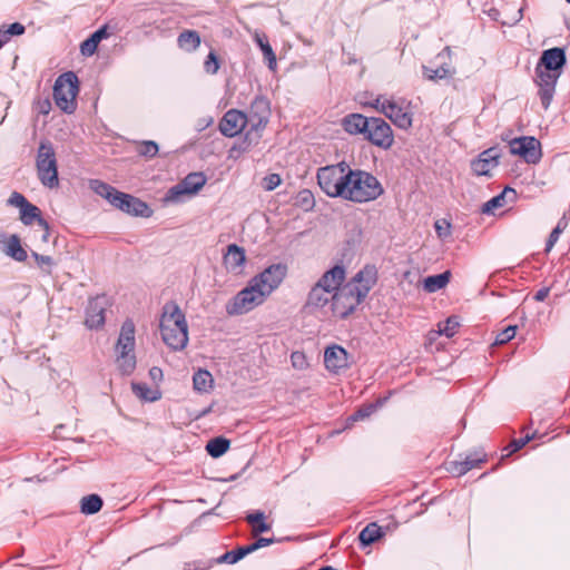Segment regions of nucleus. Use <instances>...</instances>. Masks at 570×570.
Here are the masks:
<instances>
[{
    "label": "nucleus",
    "mask_w": 570,
    "mask_h": 570,
    "mask_svg": "<svg viewBox=\"0 0 570 570\" xmlns=\"http://www.w3.org/2000/svg\"><path fill=\"white\" fill-rule=\"evenodd\" d=\"M160 333L164 343L173 351H181L188 343V325L185 314L175 303L164 306L160 318Z\"/></svg>",
    "instance_id": "obj_1"
},
{
    "label": "nucleus",
    "mask_w": 570,
    "mask_h": 570,
    "mask_svg": "<svg viewBox=\"0 0 570 570\" xmlns=\"http://www.w3.org/2000/svg\"><path fill=\"white\" fill-rule=\"evenodd\" d=\"M89 188L95 194L105 198L110 205L126 214L140 217H149L151 215V209L145 202L129 194L119 191L100 179H90Z\"/></svg>",
    "instance_id": "obj_2"
},
{
    "label": "nucleus",
    "mask_w": 570,
    "mask_h": 570,
    "mask_svg": "<svg viewBox=\"0 0 570 570\" xmlns=\"http://www.w3.org/2000/svg\"><path fill=\"white\" fill-rule=\"evenodd\" d=\"M383 191L381 183L372 174L351 168L347 171L343 199L354 203H367L377 199Z\"/></svg>",
    "instance_id": "obj_3"
},
{
    "label": "nucleus",
    "mask_w": 570,
    "mask_h": 570,
    "mask_svg": "<svg viewBox=\"0 0 570 570\" xmlns=\"http://www.w3.org/2000/svg\"><path fill=\"white\" fill-rule=\"evenodd\" d=\"M346 271L343 265H335L326 271L317 283L311 288L306 306L311 308H323L331 305L335 289L344 282Z\"/></svg>",
    "instance_id": "obj_4"
},
{
    "label": "nucleus",
    "mask_w": 570,
    "mask_h": 570,
    "mask_svg": "<svg viewBox=\"0 0 570 570\" xmlns=\"http://www.w3.org/2000/svg\"><path fill=\"white\" fill-rule=\"evenodd\" d=\"M36 169L38 179L45 187L53 189L59 186L58 163L51 141H40L36 156Z\"/></svg>",
    "instance_id": "obj_5"
},
{
    "label": "nucleus",
    "mask_w": 570,
    "mask_h": 570,
    "mask_svg": "<svg viewBox=\"0 0 570 570\" xmlns=\"http://www.w3.org/2000/svg\"><path fill=\"white\" fill-rule=\"evenodd\" d=\"M350 166L342 161L337 165L325 166L317 171V183L330 197L343 198Z\"/></svg>",
    "instance_id": "obj_6"
},
{
    "label": "nucleus",
    "mask_w": 570,
    "mask_h": 570,
    "mask_svg": "<svg viewBox=\"0 0 570 570\" xmlns=\"http://www.w3.org/2000/svg\"><path fill=\"white\" fill-rule=\"evenodd\" d=\"M376 111L386 116L396 127L409 129L412 126V116L406 110L404 101H397L393 98L379 95L371 101L363 102Z\"/></svg>",
    "instance_id": "obj_7"
},
{
    "label": "nucleus",
    "mask_w": 570,
    "mask_h": 570,
    "mask_svg": "<svg viewBox=\"0 0 570 570\" xmlns=\"http://www.w3.org/2000/svg\"><path fill=\"white\" fill-rule=\"evenodd\" d=\"M248 122V129L245 134V139L249 144H256L261 137L262 131L265 129L269 121L271 107L267 98L263 96L256 97L249 107L248 114H246Z\"/></svg>",
    "instance_id": "obj_8"
},
{
    "label": "nucleus",
    "mask_w": 570,
    "mask_h": 570,
    "mask_svg": "<svg viewBox=\"0 0 570 570\" xmlns=\"http://www.w3.org/2000/svg\"><path fill=\"white\" fill-rule=\"evenodd\" d=\"M78 78L75 72L68 71L60 75L53 86V99L56 105L65 112L76 110V97L78 95Z\"/></svg>",
    "instance_id": "obj_9"
},
{
    "label": "nucleus",
    "mask_w": 570,
    "mask_h": 570,
    "mask_svg": "<svg viewBox=\"0 0 570 570\" xmlns=\"http://www.w3.org/2000/svg\"><path fill=\"white\" fill-rule=\"evenodd\" d=\"M267 296L249 281L248 285L238 292L227 304L228 315H242L263 304Z\"/></svg>",
    "instance_id": "obj_10"
},
{
    "label": "nucleus",
    "mask_w": 570,
    "mask_h": 570,
    "mask_svg": "<svg viewBox=\"0 0 570 570\" xmlns=\"http://www.w3.org/2000/svg\"><path fill=\"white\" fill-rule=\"evenodd\" d=\"M481 4L482 12L502 26H513L522 18L523 7L520 2H498L497 7L494 2H481Z\"/></svg>",
    "instance_id": "obj_11"
},
{
    "label": "nucleus",
    "mask_w": 570,
    "mask_h": 570,
    "mask_svg": "<svg viewBox=\"0 0 570 570\" xmlns=\"http://www.w3.org/2000/svg\"><path fill=\"white\" fill-rule=\"evenodd\" d=\"M362 302L363 299L357 296L352 285L342 283L334 292L330 308L333 315L345 318L351 315Z\"/></svg>",
    "instance_id": "obj_12"
},
{
    "label": "nucleus",
    "mask_w": 570,
    "mask_h": 570,
    "mask_svg": "<svg viewBox=\"0 0 570 570\" xmlns=\"http://www.w3.org/2000/svg\"><path fill=\"white\" fill-rule=\"evenodd\" d=\"M206 184L203 173H190L181 181L168 189L165 200L179 203L185 196L195 195Z\"/></svg>",
    "instance_id": "obj_13"
},
{
    "label": "nucleus",
    "mask_w": 570,
    "mask_h": 570,
    "mask_svg": "<svg viewBox=\"0 0 570 570\" xmlns=\"http://www.w3.org/2000/svg\"><path fill=\"white\" fill-rule=\"evenodd\" d=\"M372 145L387 150L394 144V135L391 126L382 118L370 117L368 129L364 136Z\"/></svg>",
    "instance_id": "obj_14"
},
{
    "label": "nucleus",
    "mask_w": 570,
    "mask_h": 570,
    "mask_svg": "<svg viewBox=\"0 0 570 570\" xmlns=\"http://www.w3.org/2000/svg\"><path fill=\"white\" fill-rule=\"evenodd\" d=\"M286 274L287 266L285 264L278 263L268 266L250 281L255 284V286L264 292L266 296H268L281 285Z\"/></svg>",
    "instance_id": "obj_15"
},
{
    "label": "nucleus",
    "mask_w": 570,
    "mask_h": 570,
    "mask_svg": "<svg viewBox=\"0 0 570 570\" xmlns=\"http://www.w3.org/2000/svg\"><path fill=\"white\" fill-rule=\"evenodd\" d=\"M561 76V71H552L542 68L541 66H535V83L539 87L538 95L541 100V105L543 109H548L554 91H556V85Z\"/></svg>",
    "instance_id": "obj_16"
},
{
    "label": "nucleus",
    "mask_w": 570,
    "mask_h": 570,
    "mask_svg": "<svg viewBox=\"0 0 570 570\" xmlns=\"http://www.w3.org/2000/svg\"><path fill=\"white\" fill-rule=\"evenodd\" d=\"M510 153L520 156L528 164H537L541 159V145L534 137L523 136L509 142Z\"/></svg>",
    "instance_id": "obj_17"
},
{
    "label": "nucleus",
    "mask_w": 570,
    "mask_h": 570,
    "mask_svg": "<svg viewBox=\"0 0 570 570\" xmlns=\"http://www.w3.org/2000/svg\"><path fill=\"white\" fill-rule=\"evenodd\" d=\"M377 268L375 265L367 264L361 268L348 282L353 289L357 293V296L363 301L366 298L371 289L377 282Z\"/></svg>",
    "instance_id": "obj_18"
},
{
    "label": "nucleus",
    "mask_w": 570,
    "mask_h": 570,
    "mask_svg": "<svg viewBox=\"0 0 570 570\" xmlns=\"http://www.w3.org/2000/svg\"><path fill=\"white\" fill-rule=\"evenodd\" d=\"M248 119L245 112L230 109L228 110L219 121V130L226 137H235L242 132L247 126Z\"/></svg>",
    "instance_id": "obj_19"
},
{
    "label": "nucleus",
    "mask_w": 570,
    "mask_h": 570,
    "mask_svg": "<svg viewBox=\"0 0 570 570\" xmlns=\"http://www.w3.org/2000/svg\"><path fill=\"white\" fill-rule=\"evenodd\" d=\"M7 203L20 209V220L26 226L33 224L41 216V210L18 191H13Z\"/></svg>",
    "instance_id": "obj_20"
},
{
    "label": "nucleus",
    "mask_w": 570,
    "mask_h": 570,
    "mask_svg": "<svg viewBox=\"0 0 570 570\" xmlns=\"http://www.w3.org/2000/svg\"><path fill=\"white\" fill-rule=\"evenodd\" d=\"M501 153L498 147H491L471 161V169L478 176H489L492 169L499 166Z\"/></svg>",
    "instance_id": "obj_21"
},
{
    "label": "nucleus",
    "mask_w": 570,
    "mask_h": 570,
    "mask_svg": "<svg viewBox=\"0 0 570 570\" xmlns=\"http://www.w3.org/2000/svg\"><path fill=\"white\" fill-rule=\"evenodd\" d=\"M106 305L107 299L105 296H98L89 302L85 321L88 328L97 330L105 324Z\"/></svg>",
    "instance_id": "obj_22"
},
{
    "label": "nucleus",
    "mask_w": 570,
    "mask_h": 570,
    "mask_svg": "<svg viewBox=\"0 0 570 570\" xmlns=\"http://www.w3.org/2000/svg\"><path fill=\"white\" fill-rule=\"evenodd\" d=\"M324 363L330 372L338 373L348 365L347 352L338 345L328 346L324 352Z\"/></svg>",
    "instance_id": "obj_23"
},
{
    "label": "nucleus",
    "mask_w": 570,
    "mask_h": 570,
    "mask_svg": "<svg viewBox=\"0 0 570 570\" xmlns=\"http://www.w3.org/2000/svg\"><path fill=\"white\" fill-rule=\"evenodd\" d=\"M223 262L228 272L239 274L246 262L245 249L236 244H229Z\"/></svg>",
    "instance_id": "obj_24"
},
{
    "label": "nucleus",
    "mask_w": 570,
    "mask_h": 570,
    "mask_svg": "<svg viewBox=\"0 0 570 570\" xmlns=\"http://www.w3.org/2000/svg\"><path fill=\"white\" fill-rule=\"evenodd\" d=\"M566 52L562 48H551L542 52L537 66L552 71H561L566 65Z\"/></svg>",
    "instance_id": "obj_25"
},
{
    "label": "nucleus",
    "mask_w": 570,
    "mask_h": 570,
    "mask_svg": "<svg viewBox=\"0 0 570 570\" xmlns=\"http://www.w3.org/2000/svg\"><path fill=\"white\" fill-rule=\"evenodd\" d=\"M487 461V454L482 452H475L466 455L462 461H453L450 463L449 471L458 476L464 475L470 470L479 466L481 463Z\"/></svg>",
    "instance_id": "obj_26"
},
{
    "label": "nucleus",
    "mask_w": 570,
    "mask_h": 570,
    "mask_svg": "<svg viewBox=\"0 0 570 570\" xmlns=\"http://www.w3.org/2000/svg\"><path fill=\"white\" fill-rule=\"evenodd\" d=\"M370 118L361 114H350L342 119L343 129L350 135L365 136Z\"/></svg>",
    "instance_id": "obj_27"
},
{
    "label": "nucleus",
    "mask_w": 570,
    "mask_h": 570,
    "mask_svg": "<svg viewBox=\"0 0 570 570\" xmlns=\"http://www.w3.org/2000/svg\"><path fill=\"white\" fill-rule=\"evenodd\" d=\"M135 348V324L131 320H126L120 328V334L116 344V352H134Z\"/></svg>",
    "instance_id": "obj_28"
},
{
    "label": "nucleus",
    "mask_w": 570,
    "mask_h": 570,
    "mask_svg": "<svg viewBox=\"0 0 570 570\" xmlns=\"http://www.w3.org/2000/svg\"><path fill=\"white\" fill-rule=\"evenodd\" d=\"M515 197V190L513 188L505 187L499 195L484 203L482 212L484 214H493L494 209L505 206L509 202H514Z\"/></svg>",
    "instance_id": "obj_29"
},
{
    "label": "nucleus",
    "mask_w": 570,
    "mask_h": 570,
    "mask_svg": "<svg viewBox=\"0 0 570 570\" xmlns=\"http://www.w3.org/2000/svg\"><path fill=\"white\" fill-rule=\"evenodd\" d=\"M254 40L262 50L264 59L267 61L268 68L274 71L277 66L276 55L264 33L255 32Z\"/></svg>",
    "instance_id": "obj_30"
},
{
    "label": "nucleus",
    "mask_w": 570,
    "mask_h": 570,
    "mask_svg": "<svg viewBox=\"0 0 570 570\" xmlns=\"http://www.w3.org/2000/svg\"><path fill=\"white\" fill-rule=\"evenodd\" d=\"M107 37L108 32L106 27L98 29L80 45L81 53L86 57L92 56L96 52L99 42Z\"/></svg>",
    "instance_id": "obj_31"
},
{
    "label": "nucleus",
    "mask_w": 570,
    "mask_h": 570,
    "mask_svg": "<svg viewBox=\"0 0 570 570\" xmlns=\"http://www.w3.org/2000/svg\"><path fill=\"white\" fill-rule=\"evenodd\" d=\"M194 390L199 393H208L214 386V379L209 371L199 368L193 375Z\"/></svg>",
    "instance_id": "obj_32"
},
{
    "label": "nucleus",
    "mask_w": 570,
    "mask_h": 570,
    "mask_svg": "<svg viewBox=\"0 0 570 570\" xmlns=\"http://www.w3.org/2000/svg\"><path fill=\"white\" fill-rule=\"evenodd\" d=\"M451 278V272L445 271L438 275H431L424 278L423 288L428 293H435L442 288H444Z\"/></svg>",
    "instance_id": "obj_33"
},
{
    "label": "nucleus",
    "mask_w": 570,
    "mask_h": 570,
    "mask_svg": "<svg viewBox=\"0 0 570 570\" xmlns=\"http://www.w3.org/2000/svg\"><path fill=\"white\" fill-rule=\"evenodd\" d=\"M132 392L142 401L155 402L161 397V393L157 387H150L147 383H132Z\"/></svg>",
    "instance_id": "obj_34"
},
{
    "label": "nucleus",
    "mask_w": 570,
    "mask_h": 570,
    "mask_svg": "<svg viewBox=\"0 0 570 570\" xmlns=\"http://www.w3.org/2000/svg\"><path fill=\"white\" fill-rule=\"evenodd\" d=\"M4 253L17 262H24L28 257V254L21 246L20 238L17 235H11L8 238Z\"/></svg>",
    "instance_id": "obj_35"
},
{
    "label": "nucleus",
    "mask_w": 570,
    "mask_h": 570,
    "mask_svg": "<svg viewBox=\"0 0 570 570\" xmlns=\"http://www.w3.org/2000/svg\"><path fill=\"white\" fill-rule=\"evenodd\" d=\"M177 43L180 49L190 52L199 47L200 37L195 30H185L178 36Z\"/></svg>",
    "instance_id": "obj_36"
},
{
    "label": "nucleus",
    "mask_w": 570,
    "mask_h": 570,
    "mask_svg": "<svg viewBox=\"0 0 570 570\" xmlns=\"http://www.w3.org/2000/svg\"><path fill=\"white\" fill-rule=\"evenodd\" d=\"M454 69L450 68L448 63H442L436 68L423 66V76L429 80H442L454 75Z\"/></svg>",
    "instance_id": "obj_37"
},
{
    "label": "nucleus",
    "mask_w": 570,
    "mask_h": 570,
    "mask_svg": "<svg viewBox=\"0 0 570 570\" xmlns=\"http://www.w3.org/2000/svg\"><path fill=\"white\" fill-rule=\"evenodd\" d=\"M246 521L252 525L254 535L267 532L271 530V524L265 522V513L263 511H255L246 517Z\"/></svg>",
    "instance_id": "obj_38"
},
{
    "label": "nucleus",
    "mask_w": 570,
    "mask_h": 570,
    "mask_svg": "<svg viewBox=\"0 0 570 570\" xmlns=\"http://www.w3.org/2000/svg\"><path fill=\"white\" fill-rule=\"evenodd\" d=\"M383 535L381 527L376 523L367 524L358 535V539L363 546H370Z\"/></svg>",
    "instance_id": "obj_39"
},
{
    "label": "nucleus",
    "mask_w": 570,
    "mask_h": 570,
    "mask_svg": "<svg viewBox=\"0 0 570 570\" xmlns=\"http://www.w3.org/2000/svg\"><path fill=\"white\" fill-rule=\"evenodd\" d=\"M102 508V499L98 494H89L81 499L80 511L83 514H95Z\"/></svg>",
    "instance_id": "obj_40"
},
{
    "label": "nucleus",
    "mask_w": 570,
    "mask_h": 570,
    "mask_svg": "<svg viewBox=\"0 0 570 570\" xmlns=\"http://www.w3.org/2000/svg\"><path fill=\"white\" fill-rule=\"evenodd\" d=\"M247 554H249V550H248L247 546H245V547H239L232 551H227L224 554H222L219 558H217L213 561H214V564L215 563L234 564V563L238 562L239 560H242L243 558H245Z\"/></svg>",
    "instance_id": "obj_41"
},
{
    "label": "nucleus",
    "mask_w": 570,
    "mask_h": 570,
    "mask_svg": "<svg viewBox=\"0 0 570 570\" xmlns=\"http://www.w3.org/2000/svg\"><path fill=\"white\" fill-rule=\"evenodd\" d=\"M229 445L230 443L227 439L219 436L208 441L206 451L212 458H219L227 452Z\"/></svg>",
    "instance_id": "obj_42"
},
{
    "label": "nucleus",
    "mask_w": 570,
    "mask_h": 570,
    "mask_svg": "<svg viewBox=\"0 0 570 570\" xmlns=\"http://www.w3.org/2000/svg\"><path fill=\"white\" fill-rule=\"evenodd\" d=\"M117 365L124 374H130L136 367L134 352H117Z\"/></svg>",
    "instance_id": "obj_43"
},
{
    "label": "nucleus",
    "mask_w": 570,
    "mask_h": 570,
    "mask_svg": "<svg viewBox=\"0 0 570 570\" xmlns=\"http://www.w3.org/2000/svg\"><path fill=\"white\" fill-rule=\"evenodd\" d=\"M460 323L455 316H450L444 322L439 323V330L434 332V334L444 335L446 337H452L456 333Z\"/></svg>",
    "instance_id": "obj_44"
},
{
    "label": "nucleus",
    "mask_w": 570,
    "mask_h": 570,
    "mask_svg": "<svg viewBox=\"0 0 570 570\" xmlns=\"http://www.w3.org/2000/svg\"><path fill=\"white\" fill-rule=\"evenodd\" d=\"M24 31H26V28L23 24H21L19 22H13L9 26H2L0 28V36L7 43L11 39L12 36H21L24 33Z\"/></svg>",
    "instance_id": "obj_45"
},
{
    "label": "nucleus",
    "mask_w": 570,
    "mask_h": 570,
    "mask_svg": "<svg viewBox=\"0 0 570 570\" xmlns=\"http://www.w3.org/2000/svg\"><path fill=\"white\" fill-rule=\"evenodd\" d=\"M159 148L154 140H144L138 144L137 151L140 156L153 158L157 155Z\"/></svg>",
    "instance_id": "obj_46"
},
{
    "label": "nucleus",
    "mask_w": 570,
    "mask_h": 570,
    "mask_svg": "<svg viewBox=\"0 0 570 570\" xmlns=\"http://www.w3.org/2000/svg\"><path fill=\"white\" fill-rule=\"evenodd\" d=\"M517 333V326L515 325H509L502 331H500L494 340V345H503L508 342H510Z\"/></svg>",
    "instance_id": "obj_47"
},
{
    "label": "nucleus",
    "mask_w": 570,
    "mask_h": 570,
    "mask_svg": "<svg viewBox=\"0 0 570 570\" xmlns=\"http://www.w3.org/2000/svg\"><path fill=\"white\" fill-rule=\"evenodd\" d=\"M291 363L295 370L299 371L306 370L309 365L306 355L301 351H294L291 354Z\"/></svg>",
    "instance_id": "obj_48"
},
{
    "label": "nucleus",
    "mask_w": 570,
    "mask_h": 570,
    "mask_svg": "<svg viewBox=\"0 0 570 570\" xmlns=\"http://www.w3.org/2000/svg\"><path fill=\"white\" fill-rule=\"evenodd\" d=\"M32 257L35 258L37 266L40 267L45 273H51V267L53 266V259L51 256L41 255L33 252Z\"/></svg>",
    "instance_id": "obj_49"
},
{
    "label": "nucleus",
    "mask_w": 570,
    "mask_h": 570,
    "mask_svg": "<svg viewBox=\"0 0 570 570\" xmlns=\"http://www.w3.org/2000/svg\"><path fill=\"white\" fill-rule=\"evenodd\" d=\"M438 237L442 240L451 236V224L446 219H439L434 223Z\"/></svg>",
    "instance_id": "obj_50"
},
{
    "label": "nucleus",
    "mask_w": 570,
    "mask_h": 570,
    "mask_svg": "<svg viewBox=\"0 0 570 570\" xmlns=\"http://www.w3.org/2000/svg\"><path fill=\"white\" fill-rule=\"evenodd\" d=\"M532 439H533V435L527 434L524 438L512 440L510 442V444L504 449L505 451H508L507 456L521 450Z\"/></svg>",
    "instance_id": "obj_51"
},
{
    "label": "nucleus",
    "mask_w": 570,
    "mask_h": 570,
    "mask_svg": "<svg viewBox=\"0 0 570 570\" xmlns=\"http://www.w3.org/2000/svg\"><path fill=\"white\" fill-rule=\"evenodd\" d=\"M204 69L209 75H215L219 69V61L214 51H210L204 62Z\"/></svg>",
    "instance_id": "obj_52"
},
{
    "label": "nucleus",
    "mask_w": 570,
    "mask_h": 570,
    "mask_svg": "<svg viewBox=\"0 0 570 570\" xmlns=\"http://www.w3.org/2000/svg\"><path fill=\"white\" fill-rule=\"evenodd\" d=\"M214 566L213 560H197L185 563L184 570H209Z\"/></svg>",
    "instance_id": "obj_53"
},
{
    "label": "nucleus",
    "mask_w": 570,
    "mask_h": 570,
    "mask_svg": "<svg viewBox=\"0 0 570 570\" xmlns=\"http://www.w3.org/2000/svg\"><path fill=\"white\" fill-rule=\"evenodd\" d=\"M375 409L376 406L374 404L363 406L360 410H357L353 415H351L348 420L354 422L357 420L368 417L375 411Z\"/></svg>",
    "instance_id": "obj_54"
},
{
    "label": "nucleus",
    "mask_w": 570,
    "mask_h": 570,
    "mask_svg": "<svg viewBox=\"0 0 570 570\" xmlns=\"http://www.w3.org/2000/svg\"><path fill=\"white\" fill-rule=\"evenodd\" d=\"M274 542H275L274 538L261 537L255 542L248 544L247 548L249 550V553H252L261 548L268 547V546L273 544Z\"/></svg>",
    "instance_id": "obj_55"
},
{
    "label": "nucleus",
    "mask_w": 570,
    "mask_h": 570,
    "mask_svg": "<svg viewBox=\"0 0 570 570\" xmlns=\"http://www.w3.org/2000/svg\"><path fill=\"white\" fill-rule=\"evenodd\" d=\"M281 177L277 174H271L264 178V188L266 190H274L281 184Z\"/></svg>",
    "instance_id": "obj_56"
},
{
    "label": "nucleus",
    "mask_w": 570,
    "mask_h": 570,
    "mask_svg": "<svg viewBox=\"0 0 570 570\" xmlns=\"http://www.w3.org/2000/svg\"><path fill=\"white\" fill-rule=\"evenodd\" d=\"M561 234L562 233L559 232V229H554V228L552 229V232L550 233L549 238L546 243V252L547 253H549L553 248V246L558 242Z\"/></svg>",
    "instance_id": "obj_57"
},
{
    "label": "nucleus",
    "mask_w": 570,
    "mask_h": 570,
    "mask_svg": "<svg viewBox=\"0 0 570 570\" xmlns=\"http://www.w3.org/2000/svg\"><path fill=\"white\" fill-rule=\"evenodd\" d=\"M549 293H550V288H549V287H542V288H540V289L534 294V297H533V298H534L537 302H543V301L548 297Z\"/></svg>",
    "instance_id": "obj_58"
},
{
    "label": "nucleus",
    "mask_w": 570,
    "mask_h": 570,
    "mask_svg": "<svg viewBox=\"0 0 570 570\" xmlns=\"http://www.w3.org/2000/svg\"><path fill=\"white\" fill-rule=\"evenodd\" d=\"M149 376L153 381H160L163 379V371L161 368L154 366L149 370Z\"/></svg>",
    "instance_id": "obj_59"
},
{
    "label": "nucleus",
    "mask_w": 570,
    "mask_h": 570,
    "mask_svg": "<svg viewBox=\"0 0 570 570\" xmlns=\"http://www.w3.org/2000/svg\"><path fill=\"white\" fill-rule=\"evenodd\" d=\"M567 226H568V218L566 217V215H563L559 219V222H558L557 226L554 227V229H559V232L562 233L567 228Z\"/></svg>",
    "instance_id": "obj_60"
},
{
    "label": "nucleus",
    "mask_w": 570,
    "mask_h": 570,
    "mask_svg": "<svg viewBox=\"0 0 570 570\" xmlns=\"http://www.w3.org/2000/svg\"><path fill=\"white\" fill-rule=\"evenodd\" d=\"M567 226H568V218L566 217V215H563L559 219V222H558L557 226L554 227V229H559V232L562 233L567 228Z\"/></svg>",
    "instance_id": "obj_61"
},
{
    "label": "nucleus",
    "mask_w": 570,
    "mask_h": 570,
    "mask_svg": "<svg viewBox=\"0 0 570 570\" xmlns=\"http://www.w3.org/2000/svg\"><path fill=\"white\" fill-rule=\"evenodd\" d=\"M37 224L45 230H50L49 224L46 219H43L41 216L37 220Z\"/></svg>",
    "instance_id": "obj_62"
},
{
    "label": "nucleus",
    "mask_w": 570,
    "mask_h": 570,
    "mask_svg": "<svg viewBox=\"0 0 570 570\" xmlns=\"http://www.w3.org/2000/svg\"><path fill=\"white\" fill-rule=\"evenodd\" d=\"M302 195H303V202L304 203L313 204V197H312V195L308 191L305 190V191L302 193Z\"/></svg>",
    "instance_id": "obj_63"
},
{
    "label": "nucleus",
    "mask_w": 570,
    "mask_h": 570,
    "mask_svg": "<svg viewBox=\"0 0 570 570\" xmlns=\"http://www.w3.org/2000/svg\"><path fill=\"white\" fill-rule=\"evenodd\" d=\"M49 233L50 230L43 232V235L41 236L42 242L47 243L49 240Z\"/></svg>",
    "instance_id": "obj_64"
}]
</instances>
